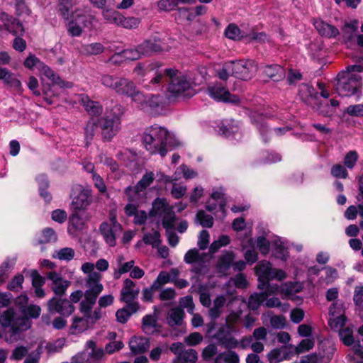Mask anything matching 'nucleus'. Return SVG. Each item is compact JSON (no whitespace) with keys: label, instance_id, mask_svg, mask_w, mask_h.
I'll list each match as a JSON object with an SVG mask.
<instances>
[{"label":"nucleus","instance_id":"41","mask_svg":"<svg viewBox=\"0 0 363 363\" xmlns=\"http://www.w3.org/2000/svg\"><path fill=\"white\" fill-rule=\"evenodd\" d=\"M339 106L338 101L331 99L330 104L320 103L317 108L316 111L321 115L325 116H331L335 112V108Z\"/></svg>","mask_w":363,"mask_h":363},{"label":"nucleus","instance_id":"61","mask_svg":"<svg viewBox=\"0 0 363 363\" xmlns=\"http://www.w3.org/2000/svg\"><path fill=\"white\" fill-rule=\"evenodd\" d=\"M268 359L270 363H278L288 359V355L280 349H274L268 354Z\"/></svg>","mask_w":363,"mask_h":363},{"label":"nucleus","instance_id":"18","mask_svg":"<svg viewBox=\"0 0 363 363\" xmlns=\"http://www.w3.org/2000/svg\"><path fill=\"white\" fill-rule=\"evenodd\" d=\"M272 268V264L267 260H261L255 266V274L258 277L259 282L258 285L259 289H264L265 286L267 288L269 285H271L269 283V277Z\"/></svg>","mask_w":363,"mask_h":363},{"label":"nucleus","instance_id":"38","mask_svg":"<svg viewBox=\"0 0 363 363\" xmlns=\"http://www.w3.org/2000/svg\"><path fill=\"white\" fill-rule=\"evenodd\" d=\"M143 330L145 333L153 334L159 331V325L155 315H147L143 319Z\"/></svg>","mask_w":363,"mask_h":363},{"label":"nucleus","instance_id":"29","mask_svg":"<svg viewBox=\"0 0 363 363\" xmlns=\"http://www.w3.org/2000/svg\"><path fill=\"white\" fill-rule=\"evenodd\" d=\"M138 308L139 305L138 303H128L126 307L117 311L116 314L117 320L121 323H125Z\"/></svg>","mask_w":363,"mask_h":363},{"label":"nucleus","instance_id":"3","mask_svg":"<svg viewBox=\"0 0 363 363\" xmlns=\"http://www.w3.org/2000/svg\"><path fill=\"white\" fill-rule=\"evenodd\" d=\"M142 143L150 154H159L162 157L167 155L169 147L181 145L166 128L158 125H152L144 131Z\"/></svg>","mask_w":363,"mask_h":363},{"label":"nucleus","instance_id":"50","mask_svg":"<svg viewBox=\"0 0 363 363\" xmlns=\"http://www.w3.org/2000/svg\"><path fill=\"white\" fill-rule=\"evenodd\" d=\"M118 22V26H121L126 29H134L138 28L140 23V20L135 17H124L122 14Z\"/></svg>","mask_w":363,"mask_h":363},{"label":"nucleus","instance_id":"46","mask_svg":"<svg viewBox=\"0 0 363 363\" xmlns=\"http://www.w3.org/2000/svg\"><path fill=\"white\" fill-rule=\"evenodd\" d=\"M104 50L103 45L99 43L82 45L80 52L84 55H95L102 53Z\"/></svg>","mask_w":363,"mask_h":363},{"label":"nucleus","instance_id":"10","mask_svg":"<svg viewBox=\"0 0 363 363\" xmlns=\"http://www.w3.org/2000/svg\"><path fill=\"white\" fill-rule=\"evenodd\" d=\"M231 62L233 76L242 80L252 79L257 71V65L252 60H240Z\"/></svg>","mask_w":363,"mask_h":363},{"label":"nucleus","instance_id":"63","mask_svg":"<svg viewBox=\"0 0 363 363\" xmlns=\"http://www.w3.org/2000/svg\"><path fill=\"white\" fill-rule=\"evenodd\" d=\"M97 123H99L93 118L88 121L85 128V138L86 140H92L95 135L98 128Z\"/></svg>","mask_w":363,"mask_h":363},{"label":"nucleus","instance_id":"16","mask_svg":"<svg viewBox=\"0 0 363 363\" xmlns=\"http://www.w3.org/2000/svg\"><path fill=\"white\" fill-rule=\"evenodd\" d=\"M207 92L211 98L218 101L232 104H238L240 101L237 96L232 95L227 89L218 84L209 86Z\"/></svg>","mask_w":363,"mask_h":363},{"label":"nucleus","instance_id":"43","mask_svg":"<svg viewBox=\"0 0 363 363\" xmlns=\"http://www.w3.org/2000/svg\"><path fill=\"white\" fill-rule=\"evenodd\" d=\"M226 299L223 296H218L213 301V306L209 309L208 314L212 319L220 316L222 308L225 303Z\"/></svg>","mask_w":363,"mask_h":363},{"label":"nucleus","instance_id":"8","mask_svg":"<svg viewBox=\"0 0 363 363\" xmlns=\"http://www.w3.org/2000/svg\"><path fill=\"white\" fill-rule=\"evenodd\" d=\"M39 72L52 82L51 86L43 84V91L47 96H58L60 93L56 90L57 86L60 89H67L72 86L71 82L62 80L53 70L44 63Z\"/></svg>","mask_w":363,"mask_h":363},{"label":"nucleus","instance_id":"64","mask_svg":"<svg viewBox=\"0 0 363 363\" xmlns=\"http://www.w3.org/2000/svg\"><path fill=\"white\" fill-rule=\"evenodd\" d=\"M23 281V276L22 274H18L9 282L7 288L12 291H19L22 289Z\"/></svg>","mask_w":363,"mask_h":363},{"label":"nucleus","instance_id":"55","mask_svg":"<svg viewBox=\"0 0 363 363\" xmlns=\"http://www.w3.org/2000/svg\"><path fill=\"white\" fill-rule=\"evenodd\" d=\"M160 235L157 230L145 233L143 236V241L145 244L150 245L153 247H157L160 244Z\"/></svg>","mask_w":363,"mask_h":363},{"label":"nucleus","instance_id":"17","mask_svg":"<svg viewBox=\"0 0 363 363\" xmlns=\"http://www.w3.org/2000/svg\"><path fill=\"white\" fill-rule=\"evenodd\" d=\"M46 276L51 281V288L55 295L59 296H63L70 286L71 282L64 279L60 274L55 271L47 273Z\"/></svg>","mask_w":363,"mask_h":363},{"label":"nucleus","instance_id":"47","mask_svg":"<svg viewBox=\"0 0 363 363\" xmlns=\"http://www.w3.org/2000/svg\"><path fill=\"white\" fill-rule=\"evenodd\" d=\"M165 199L157 198L152 203V212L155 215L162 216L171 209Z\"/></svg>","mask_w":363,"mask_h":363},{"label":"nucleus","instance_id":"54","mask_svg":"<svg viewBox=\"0 0 363 363\" xmlns=\"http://www.w3.org/2000/svg\"><path fill=\"white\" fill-rule=\"evenodd\" d=\"M256 245L262 255L265 256L269 254L271 244L264 235L257 238Z\"/></svg>","mask_w":363,"mask_h":363},{"label":"nucleus","instance_id":"12","mask_svg":"<svg viewBox=\"0 0 363 363\" xmlns=\"http://www.w3.org/2000/svg\"><path fill=\"white\" fill-rule=\"evenodd\" d=\"M303 284L300 281H287L281 284L280 286L277 284L269 285V291L272 294L279 293L283 299H289L295 294L302 291Z\"/></svg>","mask_w":363,"mask_h":363},{"label":"nucleus","instance_id":"49","mask_svg":"<svg viewBox=\"0 0 363 363\" xmlns=\"http://www.w3.org/2000/svg\"><path fill=\"white\" fill-rule=\"evenodd\" d=\"M224 193L221 188L214 189L211 194V199L215 201H218L219 211L222 213V216L224 217L225 214V203L223 201Z\"/></svg>","mask_w":363,"mask_h":363},{"label":"nucleus","instance_id":"14","mask_svg":"<svg viewBox=\"0 0 363 363\" xmlns=\"http://www.w3.org/2000/svg\"><path fill=\"white\" fill-rule=\"evenodd\" d=\"M225 36L228 38L238 40L240 38H245V40L248 43L254 42V41H264L266 38V35L263 33H255L252 32L251 33L243 35L241 34L240 28L234 25H229L225 31Z\"/></svg>","mask_w":363,"mask_h":363},{"label":"nucleus","instance_id":"28","mask_svg":"<svg viewBox=\"0 0 363 363\" xmlns=\"http://www.w3.org/2000/svg\"><path fill=\"white\" fill-rule=\"evenodd\" d=\"M209 257L205 253H201L199 250L194 248L189 250L184 255V262L188 264H203L208 261Z\"/></svg>","mask_w":363,"mask_h":363},{"label":"nucleus","instance_id":"19","mask_svg":"<svg viewBox=\"0 0 363 363\" xmlns=\"http://www.w3.org/2000/svg\"><path fill=\"white\" fill-rule=\"evenodd\" d=\"M240 247L244 251L243 257L248 264L252 265L257 261L258 253L255 250V242L250 236L240 240Z\"/></svg>","mask_w":363,"mask_h":363},{"label":"nucleus","instance_id":"56","mask_svg":"<svg viewBox=\"0 0 363 363\" xmlns=\"http://www.w3.org/2000/svg\"><path fill=\"white\" fill-rule=\"evenodd\" d=\"M251 120L252 123H255L257 126V128L259 129L263 140L267 142V139L264 137V133H267L268 130L265 126V123L264 121V117L262 115H259L257 113H254L251 116Z\"/></svg>","mask_w":363,"mask_h":363},{"label":"nucleus","instance_id":"33","mask_svg":"<svg viewBox=\"0 0 363 363\" xmlns=\"http://www.w3.org/2000/svg\"><path fill=\"white\" fill-rule=\"evenodd\" d=\"M235 258V254L233 251H226L222 254L217 263V267L220 272L228 270Z\"/></svg>","mask_w":363,"mask_h":363},{"label":"nucleus","instance_id":"36","mask_svg":"<svg viewBox=\"0 0 363 363\" xmlns=\"http://www.w3.org/2000/svg\"><path fill=\"white\" fill-rule=\"evenodd\" d=\"M80 101L84 106L86 111L91 115H99L102 112V107L98 102L91 101L86 96H81Z\"/></svg>","mask_w":363,"mask_h":363},{"label":"nucleus","instance_id":"27","mask_svg":"<svg viewBox=\"0 0 363 363\" xmlns=\"http://www.w3.org/2000/svg\"><path fill=\"white\" fill-rule=\"evenodd\" d=\"M129 347L133 353L140 354L149 348L150 343L146 337L134 336L129 341Z\"/></svg>","mask_w":363,"mask_h":363},{"label":"nucleus","instance_id":"45","mask_svg":"<svg viewBox=\"0 0 363 363\" xmlns=\"http://www.w3.org/2000/svg\"><path fill=\"white\" fill-rule=\"evenodd\" d=\"M89 320L87 317L86 318L79 317L74 318L70 328L71 333L77 334L86 330L89 327Z\"/></svg>","mask_w":363,"mask_h":363},{"label":"nucleus","instance_id":"37","mask_svg":"<svg viewBox=\"0 0 363 363\" xmlns=\"http://www.w3.org/2000/svg\"><path fill=\"white\" fill-rule=\"evenodd\" d=\"M198 359V354L195 350L189 349L184 350L176 357L174 363H196Z\"/></svg>","mask_w":363,"mask_h":363},{"label":"nucleus","instance_id":"39","mask_svg":"<svg viewBox=\"0 0 363 363\" xmlns=\"http://www.w3.org/2000/svg\"><path fill=\"white\" fill-rule=\"evenodd\" d=\"M184 311L180 308H174L169 310L167 315V323L170 326L180 325L182 323Z\"/></svg>","mask_w":363,"mask_h":363},{"label":"nucleus","instance_id":"7","mask_svg":"<svg viewBox=\"0 0 363 363\" xmlns=\"http://www.w3.org/2000/svg\"><path fill=\"white\" fill-rule=\"evenodd\" d=\"M101 83L105 86L114 90L116 93L128 96H130L136 89L133 81L126 78L115 77L108 74L102 77Z\"/></svg>","mask_w":363,"mask_h":363},{"label":"nucleus","instance_id":"48","mask_svg":"<svg viewBox=\"0 0 363 363\" xmlns=\"http://www.w3.org/2000/svg\"><path fill=\"white\" fill-rule=\"evenodd\" d=\"M75 252L71 247H64L57 250H55L52 255L54 258H57L60 260L70 261L74 257Z\"/></svg>","mask_w":363,"mask_h":363},{"label":"nucleus","instance_id":"34","mask_svg":"<svg viewBox=\"0 0 363 363\" xmlns=\"http://www.w3.org/2000/svg\"><path fill=\"white\" fill-rule=\"evenodd\" d=\"M358 28V21L356 20L345 22L342 28L341 37L345 42L350 41L356 35Z\"/></svg>","mask_w":363,"mask_h":363},{"label":"nucleus","instance_id":"57","mask_svg":"<svg viewBox=\"0 0 363 363\" xmlns=\"http://www.w3.org/2000/svg\"><path fill=\"white\" fill-rule=\"evenodd\" d=\"M346 320L347 318L343 314L335 317H330L328 323L331 329L339 331L345 325Z\"/></svg>","mask_w":363,"mask_h":363},{"label":"nucleus","instance_id":"25","mask_svg":"<svg viewBox=\"0 0 363 363\" xmlns=\"http://www.w3.org/2000/svg\"><path fill=\"white\" fill-rule=\"evenodd\" d=\"M140 203L130 202L124 208L125 213L128 216H134V223L137 225L143 224L147 218V213L144 211H138L137 207Z\"/></svg>","mask_w":363,"mask_h":363},{"label":"nucleus","instance_id":"58","mask_svg":"<svg viewBox=\"0 0 363 363\" xmlns=\"http://www.w3.org/2000/svg\"><path fill=\"white\" fill-rule=\"evenodd\" d=\"M196 220L203 227L211 228L213 225V217L208 214H206V212L202 210L197 213Z\"/></svg>","mask_w":363,"mask_h":363},{"label":"nucleus","instance_id":"13","mask_svg":"<svg viewBox=\"0 0 363 363\" xmlns=\"http://www.w3.org/2000/svg\"><path fill=\"white\" fill-rule=\"evenodd\" d=\"M94 18L91 15L75 14L73 20L68 24V33L72 36H79L83 28H89L92 26Z\"/></svg>","mask_w":363,"mask_h":363},{"label":"nucleus","instance_id":"6","mask_svg":"<svg viewBox=\"0 0 363 363\" xmlns=\"http://www.w3.org/2000/svg\"><path fill=\"white\" fill-rule=\"evenodd\" d=\"M155 174L153 172H147L138 182L135 186H128L125 190V194L129 202L143 203L145 202V189L154 181Z\"/></svg>","mask_w":363,"mask_h":363},{"label":"nucleus","instance_id":"23","mask_svg":"<svg viewBox=\"0 0 363 363\" xmlns=\"http://www.w3.org/2000/svg\"><path fill=\"white\" fill-rule=\"evenodd\" d=\"M140 289L136 286L135 283L129 279L123 282L121 295L122 301L130 303L138 295Z\"/></svg>","mask_w":363,"mask_h":363},{"label":"nucleus","instance_id":"51","mask_svg":"<svg viewBox=\"0 0 363 363\" xmlns=\"http://www.w3.org/2000/svg\"><path fill=\"white\" fill-rule=\"evenodd\" d=\"M121 57L127 60H136L142 57V55L137 47L135 49H130L123 50L121 53L115 55L113 57V60Z\"/></svg>","mask_w":363,"mask_h":363},{"label":"nucleus","instance_id":"40","mask_svg":"<svg viewBox=\"0 0 363 363\" xmlns=\"http://www.w3.org/2000/svg\"><path fill=\"white\" fill-rule=\"evenodd\" d=\"M298 94L303 101L310 103L311 99L316 97L318 93L310 84H302L299 86Z\"/></svg>","mask_w":363,"mask_h":363},{"label":"nucleus","instance_id":"60","mask_svg":"<svg viewBox=\"0 0 363 363\" xmlns=\"http://www.w3.org/2000/svg\"><path fill=\"white\" fill-rule=\"evenodd\" d=\"M104 18L110 23L118 25L121 13L111 9H106L102 12Z\"/></svg>","mask_w":363,"mask_h":363},{"label":"nucleus","instance_id":"11","mask_svg":"<svg viewBox=\"0 0 363 363\" xmlns=\"http://www.w3.org/2000/svg\"><path fill=\"white\" fill-rule=\"evenodd\" d=\"M103 138L111 140L120 129L121 120L116 114H108L98 120Z\"/></svg>","mask_w":363,"mask_h":363},{"label":"nucleus","instance_id":"44","mask_svg":"<svg viewBox=\"0 0 363 363\" xmlns=\"http://www.w3.org/2000/svg\"><path fill=\"white\" fill-rule=\"evenodd\" d=\"M214 363H239V357L235 352L225 351L216 356Z\"/></svg>","mask_w":363,"mask_h":363},{"label":"nucleus","instance_id":"32","mask_svg":"<svg viewBox=\"0 0 363 363\" xmlns=\"http://www.w3.org/2000/svg\"><path fill=\"white\" fill-rule=\"evenodd\" d=\"M272 295L271 291H269V286L262 293H255L250 296L248 301V307L252 310H257L261 303L264 302L267 297Z\"/></svg>","mask_w":363,"mask_h":363},{"label":"nucleus","instance_id":"31","mask_svg":"<svg viewBox=\"0 0 363 363\" xmlns=\"http://www.w3.org/2000/svg\"><path fill=\"white\" fill-rule=\"evenodd\" d=\"M263 72L266 77L273 81H279L285 77L284 69L278 65L264 67Z\"/></svg>","mask_w":363,"mask_h":363},{"label":"nucleus","instance_id":"1","mask_svg":"<svg viewBox=\"0 0 363 363\" xmlns=\"http://www.w3.org/2000/svg\"><path fill=\"white\" fill-rule=\"evenodd\" d=\"M133 73L138 80L150 79V83L152 85L160 84L164 77H169L170 83L168 90L176 96L184 97L192 96L195 94L192 84L187 80L184 76H177V72L172 69L162 70L157 64H141L139 63L134 68Z\"/></svg>","mask_w":363,"mask_h":363},{"label":"nucleus","instance_id":"4","mask_svg":"<svg viewBox=\"0 0 363 363\" xmlns=\"http://www.w3.org/2000/svg\"><path fill=\"white\" fill-rule=\"evenodd\" d=\"M362 72L363 65H354L339 73L335 84L337 93L341 96H359L362 91V78L357 73Z\"/></svg>","mask_w":363,"mask_h":363},{"label":"nucleus","instance_id":"26","mask_svg":"<svg viewBox=\"0 0 363 363\" xmlns=\"http://www.w3.org/2000/svg\"><path fill=\"white\" fill-rule=\"evenodd\" d=\"M91 202V192L89 190L83 189L73 199L72 205L74 210H85Z\"/></svg>","mask_w":363,"mask_h":363},{"label":"nucleus","instance_id":"9","mask_svg":"<svg viewBox=\"0 0 363 363\" xmlns=\"http://www.w3.org/2000/svg\"><path fill=\"white\" fill-rule=\"evenodd\" d=\"M122 226L117 222L115 216L111 215L108 221L103 222L99 226V232L106 243L110 247L116 245V237L121 232Z\"/></svg>","mask_w":363,"mask_h":363},{"label":"nucleus","instance_id":"2","mask_svg":"<svg viewBox=\"0 0 363 363\" xmlns=\"http://www.w3.org/2000/svg\"><path fill=\"white\" fill-rule=\"evenodd\" d=\"M40 306L35 304L28 305L26 308H24L21 313L23 315L22 317H18L13 308H9L0 314V323L4 318L9 322L8 325L1 330L0 336H3L4 333H9V336L6 334L7 341L12 342L18 340L20 333L31 327V321L29 318H37L40 316Z\"/></svg>","mask_w":363,"mask_h":363},{"label":"nucleus","instance_id":"21","mask_svg":"<svg viewBox=\"0 0 363 363\" xmlns=\"http://www.w3.org/2000/svg\"><path fill=\"white\" fill-rule=\"evenodd\" d=\"M313 25L318 33L323 37L335 38L340 35V31L335 26L321 19L314 20Z\"/></svg>","mask_w":363,"mask_h":363},{"label":"nucleus","instance_id":"24","mask_svg":"<svg viewBox=\"0 0 363 363\" xmlns=\"http://www.w3.org/2000/svg\"><path fill=\"white\" fill-rule=\"evenodd\" d=\"M272 255L276 259L286 261L289 257L288 247L284 240L276 238L272 242Z\"/></svg>","mask_w":363,"mask_h":363},{"label":"nucleus","instance_id":"53","mask_svg":"<svg viewBox=\"0 0 363 363\" xmlns=\"http://www.w3.org/2000/svg\"><path fill=\"white\" fill-rule=\"evenodd\" d=\"M230 238L226 235H222L218 240L213 241L209 247V252L214 254L220 247L228 245L230 243Z\"/></svg>","mask_w":363,"mask_h":363},{"label":"nucleus","instance_id":"5","mask_svg":"<svg viewBox=\"0 0 363 363\" xmlns=\"http://www.w3.org/2000/svg\"><path fill=\"white\" fill-rule=\"evenodd\" d=\"M82 271L84 274H89L86 286L88 288L84 292V298L80 303V311L86 313L91 309L96 301L98 296L103 291L104 286L101 284L102 276L100 273L94 272V264L91 262H85L82 266Z\"/></svg>","mask_w":363,"mask_h":363},{"label":"nucleus","instance_id":"42","mask_svg":"<svg viewBox=\"0 0 363 363\" xmlns=\"http://www.w3.org/2000/svg\"><path fill=\"white\" fill-rule=\"evenodd\" d=\"M0 80L12 87L18 88L21 86V82L6 68L0 67Z\"/></svg>","mask_w":363,"mask_h":363},{"label":"nucleus","instance_id":"15","mask_svg":"<svg viewBox=\"0 0 363 363\" xmlns=\"http://www.w3.org/2000/svg\"><path fill=\"white\" fill-rule=\"evenodd\" d=\"M48 311L52 313H59L69 316L74 311V306L67 299L54 297L48 303Z\"/></svg>","mask_w":363,"mask_h":363},{"label":"nucleus","instance_id":"20","mask_svg":"<svg viewBox=\"0 0 363 363\" xmlns=\"http://www.w3.org/2000/svg\"><path fill=\"white\" fill-rule=\"evenodd\" d=\"M218 133L226 138L237 140L241 138L238 124L233 121H221L218 125Z\"/></svg>","mask_w":363,"mask_h":363},{"label":"nucleus","instance_id":"22","mask_svg":"<svg viewBox=\"0 0 363 363\" xmlns=\"http://www.w3.org/2000/svg\"><path fill=\"white\" fill-rule=\"evenodd\" d=\"M90 218V214L86 212H75L72 213L69 219V231L83 230Z\"/></svg>","mask_w":363,"mask_h":363},{"label":"nucleus","instance_id":"59","mask_svg":"<svg viewBox=\"0 0 363 363\" xmlns=\"http://www.w3.org/2000/svg\"><path fill=\"white\" fill-rule=\"evenodd\" d=\"M162 224L164 228H174V223L176 220V216L172 211V208L162 214Z\"/></svg>","mask_w":363,"mask_h":363},{"label":"nucleus","instance_id":"52","mask_svg":"<svg viewBox=\"0 0 363 363\" xmlns=\"http://www.w3.org/2000/svg\"><path fill=\"white\" fill-rule=\"evenodd\" d=\"M130 97L140 109L144 111L147 109V96L144 95L141 91L135 89Z\"/></svg>","mask_w":363,"mask_h":363},{"label":"nucleus","instance_id":"30","mask_svg":"<svg viewBox=\"0 0 363 363\" xmlns=\"http://www.w3.org/2000/svg\"><path fill=\"white\" fill-rule=\"evenodd\" d=\"M85 350L90 352H86L84 351L87 356V363H91V359L99 360L101 359L104 355V350L101 348H96V343L92 340H89L86 343Z\"/></svg>","mask_w":363,"mask_h":363},{"label":"nucleus","instance_id":"35","mask_svg":"<svg viewBox=\"0 0 363 363\" xmlns=\"http://www.w3.org/2000/svg\"><path fill=\"white\" fill-rule=\"evenodd\" d=\"M142 56L152 55L154 52H159L162 50L160 44L155 40H147L138 46Z\"/></svg>","mask_w":363,"mask_h":363},{"label":"nucleus","instance_id":"62","mask_svg":"<svg viewBox=\"0 0 363 363\" xmlns=\"http://www.w3.org/2000/svg\"><path fill=\"white\" fill-rule=\"evenodd\" d=\"M280 160L281 157L279 154L265 151L262 153L259 163L270 164L279 162Z\"/></svg>","mask_w":363,"mask_h":363}]
</instances>
